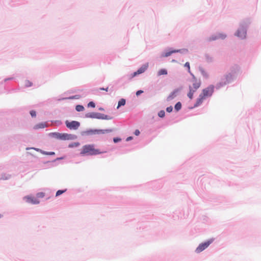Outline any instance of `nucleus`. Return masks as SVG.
Segmentation results:
<instances>
[{"mask_svg":"<svg viewBox=\"0 0 261 261\" xmlns=\"http://www.w3.org/2000/svg\"><path fill=\"white\" fill-rule=\"evenodd\" d=\"M191 82V85H189V92L187 95L190 99L193 98L194 93L196 91V90L200 87L201 85L200 81L196 79L195 77H194L192 79Z\"/></svg>","mask_w":261,"mask_h":261,"instance_id":"obj_2","label":"nucleus"},{"mask_svg":"<svg viewBox=\"0 0 261 261\" xmlns=\"http://www.w3.org/2000/svg\"><path fill=\"white\" fill-rule=\"evenodd\" d=\"M185 67H187L188 69V72L189 73H191V71H190V63L189 62H186L185 64Z\"/></svg>","mask_w":261,"mask_h":261,"instance_id":"obj_22","label":"nucleus"},{"mask_svg":"<svg viewBox=\"0 0 261 261\" xmlns=\"http://www.w3.org/2000/svg\"><path fill=\"white\" fill-rule=\"evenodd\" d=\"M39 128H43L44 127V125L43 124H41L39 125Z\"/></svg>","mask_w":261,"mask_h":261,"instance_id":"obj_33","label":"nucleus"},{"mask_svg":"<svg viewBox=\"0 0 261 261\" xmlns=\"http://www.w3.org/2000/svg\"><path fill=\"white\" fill-rule=\"evenodd\" d=\"M172 110H173V108L171 106L167 107L166 109V111L169 113L171 112L172 111Z\"/></svg>","mask_w":261,"mask_h":261,"instance_id":"obj_25","label":"nucleus"},{"mask_svg":"<svg viewBox=\"0 0 261 261\" xmlns=\"http://www.w3.org/2000/svg\"><path fill=\"white\" fill-rule=\"evenodd\" d=\"M43 153L44 154H46V155H54L55 154V153L54 152H43Z\"/></svg>","mask_w":261,"mask_h":261,"instance_id":"obj_24","label":"nucleus"},{"mask_svg":"<svg viewBox=\"0 0 261 261\" xmlns=\"http://www.w3.org/2000/svg\"><path fill=\"white\" fill-rule=\"evenodd\" d=\"M66 126L70 129H77L80 125V123L78 121H72L71 122L68 120L65 121Z\"/></svg>","mask_w":261,"mask_h":261,"instance_id":"obj_5","label":"nucleus"},{"mask_svg":"<svg viewBox=\"0 0 261 261\" xmlns=\"http://www.w3.org/2000/svg\"><path fill=\"white\" fill-rule=\"evenodd\" d=\"M174 93H172L171 95H170L168 97V100H170L171 99H172L173 97H174Z\"/></svg>","mask_w":261,"mask_h":261,"instance_id":"obj_31","label":"nucleus"},{"mask_svg":"<svg viewBox=\"0 0 261 261\" xmlns=\"http://www.w3.org/2000/svg\"><path fill=\"white\" fill-rule=\"evenodd\" d=\"M132 139H133V137H129L127 138V139H126V141H129V140H132Z\"/></svg>","mask_w":261,"mask_h":261,"instance_id":"obj_34","label":"nucleus"},{"mask_svg":"<svg viewBox=\"0 0 261 261\" xmlns=\"http://www.w3.org/2000/svg\"><path fill=\"white\" fill-rule=\"evenodd\" d=\"M27 82H28V83L27 84V85L29 86H31V83L29 81H28Z\"/></svg>","mask_w":261,"mask_h":261,"instance_id":"obj_35","label":"nucleus"},{"mask_svg":"<svg viewBox=\"0 0 261 261\" xmlns=\"http://www.w3.org/2000/svg\"><path fill=\"white\" fill-rule=\"evenodd\" d=\"M143 93V91H142V90H138L136 92V95L138 96L140 95L141 94H142Z\"/></svg>","mask_w":261,"mask_h":261,"instance_id":"obj_27","label":"nucleus"},{"mask_svg":"<svg viewBox=\"0 0 261 261\" xmlns=\"http://www.w3.org/2000/svg\"><path fill=\"white\" fill-rule=\"evenodd\" d=\"M75 109L77 112H81L84 110V108L83 106L77 105L76 106Z\"/></svg>","mask_w":261,"mask_h":261,"instance_id":"obj_17","label":"nucleus"},{"mask_svg":"<svg viewBox=\"0 0 261 261\" xmlns=\"http://www.w3.org/2000/svg\"><path fill=\"white\" fill-rule=\"evenodd\" d=\"M102 152L99 149L95 148L94 144H87L82 147L80 153L82 155H95Z\"/></svg>","mask_w":261,"mask_h":261,"instance_id":"obj_1","label":"nucleus"},{"mask_svg":"<svg viewBox=\"0 0 261 261\" xmlns=\"http://www.w3.org/2000/svg\"><path fill=\"white\" fill-rule=\"evenodd\" d=\"M112 132V129H92L89 131L91 134H104L109 133Z\"/></svg>","mask_w":261,"mask_h":261,"instance_id":"obj_8","label":"nucleus"},{"mask_svg":"<svg viewBox=\"0 0 261 261\" xmlns=\"http://www.w3.org/2000/svg\"><path fill=\"white\" fill-rule=\"evenodd\" d=\"M88 106L89 107L95 108V105L93 101H91L88 104Z\"/></svg>","mask_w":261,"mask_h":261,"instance_id":"obj_23","label":"nucleus"},{"mask_svg":"<svg viewBox=\"0 0 261 261\" xmlns=\"http://www.w3.org/2000/svg\"><path fill=\"white\" fill-rule=\"evenodd\" d=\"M202 75H203L204 76H205V77H208V74H207V73L205 71H204V70H202Z\"/></svg>","mask_w":261,"mask_h":261,"instance_id":"obj_28","label":"nucleus"},{"mask_svg":"<svg viewBox=\"0 0 261 261\" xmlns=\"http://www.w3.org/2000/svg\"><path fill=\"white\" fill-rule=\"evenodd\" d=\"M212 240H209L206 242L202 243L198 246V247L196 249V252L197 253H200L205 249H206L212 243Z\"/></svg>","mask_w":261,"mask_h":261,"instance_id":"obj_6","label":"nucleus"},{"mask_svg":"<svg viewBox=\"0 0 261 261\" xmlns=\"http://www.w3.org/2000/svg\"><path fill=\"white\" fill-rule=\"evenodd\" d=\"M207 98L205 97L201 93L199 94L198 97L196 99V101L194 104V107H197L201 105L204 100Z\"/></svg>","mask_w":261,"mask_h":261,"instance_id":"obj_9","label":"nucleus"},{"mask_svg":"<svg viewBox=\"0 0 261 261\" xmlns=\"http://www.w3.org/2000/svg\"><path fill=\"white\" fill-rule=\"evenodd\" d=\"M148 67V64H145L143 65L137 71L134 73L133 76H135L137 75L143 73L147 69Z\"/></svg>","mask_w":261,"mask_h":261,"instance_id":"obj_10","label":"nucleus"},{"mask_svg":"<svg viewBox=\"0 0 261 261\" xmlns=\"http://www.w3.org/2000/svg\"><path fill=\"white\" fill-rule=\"evenodd\" d=\"M86 117L87 118H96L98 119H110L107 115L100 114L99 113H89L86 114Z\"/></svg>","mask_w":261,"mask_h":261,"instance_id":"obj_3","label":"nucleus"},{"mask_svg":"<svg viewBox=\"0 0 261 261\" xmlns=\"http://www.w3.org/2000/svg\"><path fill=\"white\" fill-rule=\"evenodd\" d=\"M236 35L242 39L245 38L246 35V31L244 29L241 28L238 30Z\"/></svg>","mask_w":261,"mask_h":261,"instance_id":"obj_11","label":"nucleus"},{"mask_svg":"<svg viewBox=\"0 0 261 261\" xmlns=\"http://www.w3.org/2000/svg\"><path fill=\"white\" fill-rule=\"evenodd\" d=\"M66 191V190H58L57 192H56V196H58L60 195H61L62 194L64 193V192H65Z\"/></svg>","mask_w":261,"mask_h":261,"instance_id":"obj_18","label":"nucleus"},{"mask_svg":"<svg viewBox=\"0 0 261 261\" xmlns=\"http://www.w3.org/2000/svg\"><path fill=\"white\" fill-rule=\"evenodd\" d=\"M225 37H226L225 35L221 34H219L218 37H216L212 39L211 40H215V39H216L217 38H220L223 39V38H225Z\"/></svg>","mask_w":261,"mask_h":261,"instance_id":"obj_19","label":"nucleus"},{"mask_svg":"<svg viewBox=\"0 0 261 261\" xmlns=\"http://www.w3.org/2000/svg\"><path fill=\"white\" fill-rule=\"evenodd\" d=\"M24 198L26 199V201L28 203H31L33 204L39 203V201L38 200H37V199L34 198L33 197L27 196V197H25Z\"/></svg>","mask_w":261,"mask_h":261,"instance_id":"obj_12","label":"nucleus"},{"mask_svg":"<svg viewBox=\"0 0 261 261\" xmlns=\"http://www.w3.org/2000/svg\"><path fill=\"white\" fill-rule=\"evenodd\" d=\"M214 91V86L211 85L204 89L201 92V93L206 98L211 97Z\"/></svg>","mask_w":261,"mask_h":261,"instance_id":"obj_4","label":"nucleus"},{"mask_svg":"<svg viewBox=\"0 0 261 261\" xmlns=\"http://www.w3.org/2000/svg\"><path fill=\"white\" fill-rule=\"evenodd\" d=\"M175 109L178 111H179V110L181 109V104L180 102H178L177 103H176V105H175Z\"/></svg>","mask_w":261,"mask_h":261,"instance_id":"obj_16","label":"nucleus"},{"mask_svg":"<svg viewBox=\"0 0 261 261\" xmlns=\"http://www.w3.org/2000/svg\"><path fill=\"white\" fill-rule=\"evenodd\" d=\"M167 74V71L165 69H162L158 71V75L160 76L162 75H166Z\"/></svg>","mask_w":261,"mask_h":261,"instance_id":"obj_14","label":"nucleus"},{"mask_svg":"<svg viewBox=\"0 0 261 261\" xmlns=\"http://www.w3.org/2000/svg\"><path fill=\"white\" fill-rule=\"evenodd\" d=\"M179 51H180V50H173L172 51L166 53L164 56L167 57L170 56L173 53H178Z\"/></svg>","mask_w":261,"mask_h":261,"instance_id":"obj_13","label":"nucleus"},{"mask_svg":"<svg viewBox=\"0 0 261 261\" xmlns=\"http://www.w3.org/2000/svg\"><path fill=\"white\" fill-rule=\"evenodd\" d=\"M121 140V139L118 138H115L113 139V141L115 143H117Z\"/></svg>","mask_w":261,"mask_h":261,"instance_id":"obj_29","label":"nucleus"},{"mask_svg":"<svg viewBox=\"0 0 261 261\" xmlns=\"http://www.w3.org/2000/svg\"><path fill=\"white\" fill-rule=\"evenodd\" d=\"M30 114L32 117H35L36 115V112L34 111H31L30 112Z\"/></svg>","mask_w":261,"mask_h":261,"instance_id":"obj_26","label":"nucleus"},{"mask_svg":"<svg viewBox=\"0 0 261 261\" xmlns=\"http://www.w3.org/2000/svg\"><path fill=\"white\" fill-rule=\"evenodd\" d=\"M53 135L55 138L60 140H69L70 138V135L67 134H60L56 133H54Z\"/></svg>","mask_w":261,"mask_h":261,"instance_id":"obj_7","label":"nucleus"},{"mask_svg":"<svg viewBox=\"0 0 261 261\" xmlns=\"http://www.w3.org/2000/svg\"><path fill=\"white\" fill-rule=\"evenodd\" d=\"M158 115L160 117H164L165 116V112L164 111H161L159 112Z\"/></svg>","mask_w":261,"mask_h":261,"instance_id":"obj_21","label":"nucleus"},{"mask_svg":"<svg viewBox=\"0 0 261 261\" xmlns=\"http://www.w3.org/2000/svg\"><path fill=\"white\" fill-rule=\"evenodd\" d=\"M125 104V100L123 98L121 99L118 103L117 109H118L120 106H124Z\"/></svg>","mask_w":261,"mask_h":261,"instance_id":"obj_15","label":"nucleus"},{"mask_svg":"<svg viewBox=\"0 0 261 261\" xmlns=\"http://www.w3.org/2000/svg\"><path fill=\"white\" fill-rule=\"evenodd\" d=\"M45 196V193L43 192H39L37 194V197L38 198H43Z\"/></svg>","mask_w":261,"mask_h":261,"instance_id":"obj_20","label":"nucleus"},{"mask_svg":"<svg viewBox=\"0 0 261 261\" xmlns=\"http://www.w3.org/2000/svg\"><path fill=\"white\" fill-rule=\"evenodd\" d=\"M140 131L138 130V129H136L135 132H134V134L136 135V136H139L140 135Z\"/></svg>","mask_w":261,"mask_h":261,"instance_id":"obj_30","label":"nucleus"},{"mask_svg":"<svg viewBox=\"0 0 261 261\" xmlns=\"http://www.w3.org/2000/svg\"><path fill=\"white\" fill-rule=\"evenodd\" d=\"M2 217V215L0 214V218Z\"/></svg>","mask_w":261,"mask_h":261,"instance_id":"obj_36","label":"nucleus"},{"mask_svg":"<svg viewBox=\"0 0 261 261\" xmlns=\"http://www.w3.org/2000/svg\"><path fill=\"white\" fill-rule=\"evenodd\" d=\"M100 90H105L106 91H108V87L106 88H100L99 89Z\"/></svg>","mask_w":261,"mask_h":261,"instance_id":"obj_32","label":"nucleus"}]
</instances>
